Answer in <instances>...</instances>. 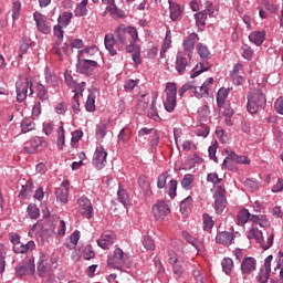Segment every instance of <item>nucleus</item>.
<instances>
[{
	"label": "nucleus",
	"instance_id": "nucleus-31",
	"mask_svg": "<svg viewBox=\"0 0 283 283\" xmlns=\"http://www.w3.org/2000/svg\"><path fill=\"white\" fill-rule=\"evenodd\" d=\"M169 48H171V31L170 30H168L166 32V36H165L164 43L161 45V50H160L161 59H165V54L167 53V50H169Z\"/></svg>",
	"mask_w": 283,
	"mask_h": 283
},
{
	"label": "nucleus",
	"instance_id": "nucleus-20",
	"mask_svg": "<svg viewBox=\"0 0 283 283\" xmlns=\"http://www.w3.org/2000/svg\"><path fill=\"white\" fill-rule=\"evenodd\" d=\"M114 240H116L114 232L106 231L97 240V245L101 249H109V247H112V244H114Z\"/></svg>",
	"mask_w": 283,
	"mask_h": 283
},
{
	"label": "nucleus",
	"instance_id": "nucleus-27",
	"mask_svg": "<svg viewBox=\"0 0 283 283\" xmlns=\"http://www.w3.org/2000/svg\"><path fill=\"white\" fill-rule=\"evenodd\" d=\"M265 36L266 33L264 31H254L250 33L249 41H251V43H254V45H262L264 43Z\"/></svg>",
	"mask_w": 283,
	"mask_h": 283
},
{
	"label": "nucleus",
	"instance_id": "nucleus-1",
	"mask_svg": "<svg viewBox=\"0 0 283 283\" xmlns=\"http://www.w3.org/2000/svg\"><path fill=\"white\" fill-rule=\"evenodd\" d=\"M132 41H138V31L134 27H119L115 31V38L113 34H106L104 38L105 48L111 56H116Z\"/></svg>",
	"mask_w": 283,
	"mask_h": 283
},
{
	"label": "nucleus",
	"instance_id": "nucleus-5",
	"mask_svg": "<svg viewBox=\"0 0 283 283\" xmlns=\"http://www.w3.org/2000/svg\"><path fill=\"white\" fill-rule=\"evenodd\" d=\"M166 101L164 102V107L166 112H174L176 109V95L178 94V87L176 86V83L170 82L166 85Z\"/></svg>",
	"mask_w": 283,
	"mask_h": 283
},
{
	"label": "nucleus",
	"instance_id": "nucleus-21",
	"mask_svg": "<svg viewBox=\"0 0 283 283\" xmlns=\"http://www.w3.org/2000/svg\"><path fill=\"white\" fill-rule=\"evenodd\" d=\"M216 242L223 244V247H231L233 244V233L227 231L220 232L216 237Z\"/></svg>",
	"mask_w": 283,
	"mask_h": 283
},
{
	"label": "nucleus",
	"instance_id": "nucleus-23",
	"mask_svg": "<svg viewBox=\"0 0 283 283\" xmlns=\"http://www.w3.org/2000/svg\"><path fill=\"white\" fill-rule=\"evenodd\" d=\"M224 151L228 154V156L223 160V166L228 167V169H230L231 171H238V168L233 167V163H235L238 154L229 149H226Z\"/></svg>",
	"mask_w": 283,
	"mask_h": 283
},
{
	"label": "nucleus",
	"instance_id": "nucleus-9",
	"mask_svg": "<svg viewBox=\"0 0 283 283\" xmlns=\"http://www.w3.org/2000/svg\"><path fill=\"white\" fill-rule=\"evenodd\" d=\"M34 84L32 82H20L17 83V101L23 103L28 98V90H30L29 96L34 94Z\"/></svg>",
	"mask_w": 283,
	"mask_h": 283
},
{
	"label": "nucleus",
	"instance_id": "nucleus-54",
	"mask_svg": "<svg viewBox=\"0 0 283 283\" xmlns=\"http://www.w3.org/2000/svg\"><path fill=\"white\" fill-rule=\"evenodd\" d=\"M205 96H209V86H207V84H202L199 87V91H198V88H197V91H195L196 98H205Z\"/></svg>",
	"mask_w": 283,
	"mask_h": 283
},
{
	"label": "nucleus",
	"instance_id": "nucleus-17",
	"mask_svg": "<svg viewBox=\"0 0 283 283\" xmlns=\"http://www.w3.org/2000/svg\"><path fill=\"white\" fill-rule=\"evenodd\" d=\"M35 271V265L33 261H25L15 268V275L18 277H23V275H33Z\"/></svg>",
	"mask_w": 283,
	"mask_h": 283
},
{
	"label": "nucleus",
	"instance_id": "nucleus-2",
	"mask_svg": "<svg viewBox=\"0 0 283 283\" xmlns=\"http://www.w3.org/2000/svg\"><path fill=\"white\" fill-rule=\"evenodd\" d=\"M253 222L252 224H259L262 229L271 227V222L264 214H251L247 209L240 210L237 214V224L239 227H244L248 222Z\"/></svg>",
	"mask_w": 283,
	"mask_h": 283
},
{
	"label": "nucleus",
	"instance_id": "nucleus-48",
	"mask_svg": "<svg viewBox=\"0 0 283 283\" xmlns=\"http://www.w3.org/2000/svg\"><path fill=\"white\" fill-rule=\"evenodd\" d=\"M244 187L253 193L260 189V181L255 179H247L244 181Z\"/></svg>",
	"mask_w": 283,
	"mask_h": 283
},
{
	"label": "nucleus",
	"instance_id": "nucleus-3",
	"mask_svg": "<svg viewBox=\"0 0 283 283\" xmlns=\"http://www.w3.org/2000/svg\"><path fill=\"white\" fill-rule=\"evenodd\" d=\"M266 106V95L260 88L251 90L248 94V112L258 114L259 109H264Z\"/></svg>",
	"mask_w": 283,
	"mask_h": 283
},
{
	"label": "nucleus",
	"instance_id": "nucleus-39",
	"mask_svg": "<svg viewBox=\"0 0 283 283\" xmlns=\"http://www.w3.org/2000/svg\"><path fill=\"white\" fill-rule=\"evenodd\" d=\"M34 187V184L32 181H27L24 186H22V189L19 193V198L25 199L28 196L32 193V189Z\"/></svg>",
	"mask_w": 283,
	"mask_h": 283
},
{
	"label": "nucleus",
	"instance_id": "nucleus-35",
	"mask_svg": "<svg viewBox=\"0 0 283 283\" xmlns=\"http://www.w3.org/2000/svg\"><path fill=\"white\" fill-rule=\"evenodd\" d=\"M75 17H87V0H82L74 11Z\"/></svg>",
	"mask_w": 283,
	"mask_h": 283
},
{
	"label": "nucleus",
	"instance_id": "nucleus-28",
	"mask_svg": "<svg viewBox=\"0 0 283 283\" xmlns=\"http://www.w3.org/2000/svg\"><path fill=\"white\" fill-rule=\"evenodd\" d=\"M197 87L196 81L188 82L179 88V96H185L186 92H190L192 96H196Z\"/></svg>",
	"mask_w": 283,
	"mask_h": 283
},
{
	"label": "nucleus",
	"instance_id": "nucleus-60",
	"mask_svg": "<svg viewBox=\"0 0 283 283\" xmlns=\"http://www.w3.org/2000/svg\"><path fill=\"white\" fill-rule=\"evenodd\" d=\"M213 219L211 218V216L205 213L203 214V231H209L211 229H213Z\"/></svg>",
	"mask_w": 283,
	"mask_h": 283
},
{
	"label": "nucleus",
	"instance_id": "nucleus-16",
	"mask_svg": "<svg viewBox=\"0 0 283 283\" xmlns=\"http://www.w3.org/2000/svg\"><path fill=\"white\" fill-rule=\"evenodd\" d=\"M258 269V261L253 256L244 258L241 262L242 275H251Z\"/></svg>",
	"mask_w": 283,
	"mask_h": 283
},
{
	"label": "nucleus",
	"instance_id": "nucleus-6",
	"mask_svg": "<svg viewBox=\"0 0 283 283\" xmlns=\"http://www.w3.org/2000/svg\"><path fill=\"white\" fill-rule=\"evenodd\" d=\"M98 67V62L92 59H78L76 69L80 74H85L86 76H92L94 71Z\"/></svg>",
	"mask_w": 283,
	"mask_h": 283
},
{
	"label": "nucleus",
	"instance_id": "nucleus-56",
	"mask_svg": "<svg viewBox=\"0 0 283 283\" xmlns=\"http://www.w3.org/2000/svg\"><path fill=\"white\" fill-rule=\"evenodd\" d=\"M95 134L96 136H99V138H105V136H107V124L105 123L97 124Z\"/></svg>",
	"mask_w": 283,
	"mask_h": 283
},
{
	"label": "nucleus",
	"instance_id": "nucleus-49",
	"mask_svg": "<svg viewBox=\"0 0 283 283\" xmlns=\"http://www.w3.org/2000/svg\"><path fill=\"white\" fill-rule=\"evenodd\" d=\"M85 85H86L85 82H81V83L75 82L74 86H71V90H73L74 92L73 96H77V97L83 96V92H85Z\"/></svg>",
	"mask_w": 283,
	"mask_h": 283
},
{
	"label": "nucleus",
	"instance_id": "nucleus-8",
	"mask_svg": "<svg viewBox=\"0 0 283 283\" xmlns=\"http://www.w3.org/2000/svg\"><path fill=\"white\" fill-rule=\"evenodd\" d=\"M125 252L120 248H116L113 254L108 255L107 264L111 269H120V266L125 265Z\"/></svg>",
	"mask_w": 283,
	"mask_h": 283
},
{
	"label": "nucleus",
	"instance_id": "nucleus-51",
	"mask_svg": "<svg viewBox=\"0 0 283 283\" xmlns=\"http://www.w3.org/2000/svg\"><path fill=\"white\" fill-rule=\"evenodd\" d=\"M82 256L84 260H94V258H96V253L94 252V249H92V245H86L83 248Z\"/></svg>",
	"mask_w": 283,
	"mask_h": 283
},
{
	"label": "nucleus",
	"instance_id": "nucleus-14",
	"mask_svg": "<svg viewBox=\"0 0 283 283\" xmlns=\"http://www.w3.org/2000/svg\"><path fill=\"white\" fill-rule=\"evenodd\" d=\"M168 264L172 266L174 275H177V277H180L185 273L182 263H180V260H178V254H176V252H168Z\"/></svg>",
	"mask_w": 283,
	"mask_h": 283
},
{
	"label": "nucleus",
	"instance_id": "nucleus-64",
	"mask_svg": "<svg viewBox=\"0 0 283 283\" xmlns=\"http://www.w3.org/2000/svg\"><path fill=\"white\" fill-rule=\"evenodd\" d=\"M274 109L277 114L283 116V96L279 97L274 103Z\"/></svg>",
	"mask_w": 283,
	"mask_h": 283
},
{
	"label": "nucleus",
	"instance_id": "nucleus-63",
	"mask_svg": "<svg viewBox=\"0 0 283 283\" xmlns=\"http://www.w3.org/2000/svg\"><path fill=\"white\" fill-rule=\"evenodd\" d=\"M182 235H184V238L187 240V242H188L189 244H191L192 247H195V249H198L199 242L196 240V238L191 237V234H189V232H187V231H184V232H182Z\"/></svg>",
	"mask_w": 283,
	"mask_h": 283
},
{
	"label": "nucleus",
	"instance_id": "nucleus-42",
	"mask_svg": "<svg viewBox=\"0 0 283 283\" xmlns=\"http://www.w3.org/2000/svg\"><path fill=\"white\" fill-rule=\"evenodd\" d=\"M193 205V198L191 196H188L180 202V212L181 213H187L189 209H191V206Z\"/></svg>",
	"mask_w": 283,
	"mask_h": 283
},
{
	"label": "nucleus",
	"instance_id": "nucleus-38",
	"mask_svg": "<svg viewBox=\"0 0 283 283\" xmlns=\"http://www.w3.org/2000/svg\"><path fill=\"white\" fill-rule=\"evenodd\" d=\"M117 196H118V201L122 205H124L125 207H129V195L120 186H119V189L117 191Z\"/></svg>",
	"mask_w": 283,
	"mask_h": 283
},
{
	"label": "nucleus",
	"instance_id": "nucleus-32",
	"mask_svg": "<svg viewBox=\"0 0 283 283\" xmlns=\"http://www.w3.org/2000/svg\"><path fill=\"white\" fill-rule=\"evenodd\" d=\"M73 17L74 14L72 12H63L57 19L59 25H62V28H67Z\"/></svg>",
	"mask_w": 283,
	"mask_h": 283
},
{
	"label": "nucleus",
	"instance_id": "nucleus-57",
	"mask_svg": "<svg viewBox=\"0 0 283 283\" xmlns=\"http://www.w3.org/2000/svg\"><path fill=\"white\" fill-rule=\"evenodd\" d=\"M137 41L138 40H133L132 42H129L125 45L126 52H128V54H134V53L140 51V46L138 44H136Z\"/></svg>",
	"mask_w": 283,
	"mask_h": 283
},
{
	"label": "nucleus",
	"instance_id": "nucleus-19",
	"mask_svg": "<svg viewBox=\"0 0 283 283\" xmlns=\"http://www.w3.org/2000/svg\"><path fill=\"white\" fill-rule=\"evenodd\" d=\"M33 90L36 91L39 102H41L43 105H48V103H50V95L48 94V90L43 84L35 82L33 84Z\"/></svg>",
	"mask_w": 283,
	"mask_h": 283
},
{
	"label": "nucleus",
	"instance_id": "nucleus-15",
	"mask_svg": "<svg viewBox=\"0 0 283 283\" xmlns=\"http://www.w3.org/2000/svg\"><path fill=\"white\" fill-rule=\"evenodd\" d=\"M33 19L36 23V28L39 32H42V34H50L52 32V28L50 24H48V18L39 12H35L33 14Z\"/></svg>",
	"mask_w": 283,
	"mask_h": 283
},
{
	"label": "nucleus",
	"instance_id": "nucleus-41",
	"mask_svg": "<svg viewBox=\"0 0 283 283\" xmlns=\"http://www.w3.org/2000/svg\"><path fill=\"white\" fill-rule=\"evenodd\" d=\"M69 191L70 190L67 188H65L64 190L61 189V188H57L55 190L56 200H59L63 205H67V193H69Z\"/></svg>",
	"mask_w": 283,
	"mask_h": 283
},
{
	"label": "nucleus",
	"instance_id": "nucleus-43",
	"mask_svg": "<svg viewBox=\"0 0 283 283\" xmlns=\"http://www.w3.org/2000/svg\"><path fill=\"white\" fill-rule=\"evenodd\" d=\"M27 213L31 220H36L41 216L39 208L34 203H30L27 208Z\"/></svg>",
	"mask_w": 283,
	"mask_h": 283
},
{
	"label": "nucleus",
	"instance_id": "nucleus-10",
	"mask_svg": "<svg viewBox=\"0 0 283 283\" xmlns=\"http://www.w3.org/2000/svg\"><path fill=\"white\" fill-rule=\"evenodd\" d=\"M77 205L80 207V213L87 220L94 218V208L92 207V201L87 197H81L77 199Z\"/></svg>",
	"mask_w": 283,
	"mask_h": 283
},
{
	"label": "nucleus",
	"instance_id": "nucleus-45",
	"mask_svg": "<svg viewBox=\"0 0 283 283\" xmlns=\"http://www.w3.org/2000/svg\"><path fill=\"white\" fill-rule=\"evenodd\" d=\"M38 273L40 277H43L48 273V260L42 256L38 262Z\"/></svg>",
	"mask_w": 283,
	"mask_h": 283
},
{
	"label": "nucleus",
	"instance_id": "nucleus-22",
	"mask_svg": "<svg viewBox=\"0 0 283 283\" xmlns=\"http://www.w3.org/2000/svg\"><path fill=\"white\" fill-rule=\"evenodd\" d=\"M94 56H101L96 46L85 48L77 53V59H94Z\"/></svg>",
	"mask_w": 283,
	"mask_h": 283
},
{
	"label": "nucleus",
	"instance_id": "nucleus-52",
	"mask_svg": "<svg viewBox=\"0 0 283 283\" xmlns=\"http://www.w3.org/2000/svg\"><path fill=\"white\" fill-rule=\"evenodd\" d=\"M64 145H65V129L63 128V125H61L57 128V147H59V149H63Z\"/></svg>",
	"mask_w": 283,
	"mask_h": 283
},
{
	"label": "nucleus",
	"instance_id": "nucleus-40",
	"mask_svg": "<svg viewBox=\"0 0 283 283\" xmlns=\"http://www.w3.org/2000/svg\"><path fill=\"white\" fill-rule=\"evenodd\" d=\"M96 95L94 93L88 94L87 101L85 104L86 112H95L96 111Z\"/></svg>",
	"mask_w": 283,
	"mask_h": 283
},
{
	"label": "nucleus",
	"instance_id": "nucleus-11",
	"mask_svg": "<svg viewBox=\"0 0 283 283\" xmlns=\"http://www.w3.org/2000/svg\"><path fill=\"white\" fill-rule=\"evenodd\" d=\"M227 209V197L224 196V189L219 186L214 193V211L220 216Z\"/></svg>",
	"mask_w": 283,
	"mask_h": 283
},
{
	"label": "nucleus",
	"instance_id": "nucleus-4",
	"mask_svg": "<svg viewBox=\"0 0 283 283\" xmlns=\"http://www.w3.org/2000/svg\"><path fill=\"white\" fill-rule=\"evenodd\" d=\"M255 224L256 223H252V228L248 232V239H254L259 244H261L264 251H268V249H271V247H273V240L275 239V234L271 233L268 238L266 243H264V235L262 234V231H260L258 227H255Z\"/></svg>",
	"mask_w": 283,
	"mask_h": 283
},
{
	"label": "nucleus",
	"instance_id": "nucleus-7",
	"mask_svg": "<svg viewBox=\"0 0 283 283\" xmlns=\"http://www.w3.org/2000/svg\"><path fill=\"white\" fill-rule=\"evenodd\" d=\"M175 70L182 75L188 70H191V54L178 53L175 62Z\"/></svg>",
	"mask_w": 283,
	"mask_h": 283
},
{
	"label": "nucleus",
	"instance_id": "nucleus-34",
	"mask_svg": "<svg viewBox=\"0 0 283 283\" xmlns=\"http://www.w3.org/2000/svg\"><path fill=\"white\" fill-rule=\"evenodd\" d=\"M78 240H81V232L78 230H75L70 235V243H65V247L67 249H76V245L78 244Z\"/></svg>",
	"mask_w": 283,
	"mask_h": 283
},
{
	"label": "nucleus",
	"instance_id": "nucleus-61",
	"mask_svg": "<svg viewBox=\"0 0 283 283\" xmlns=\"http://www.w3.org/2000/svg\"><path fill=\"white\" fill-rule=\"evenodd\" d=\"M156 98L157 96L153 98L150 111L148 112V116L153 118V120H156L157 118H159L158 111L156 109Z\"/></svg>",
	"mask_w": 283,
	"mask_h": 283
},
{
	"label": "nucleus",
	"instance_id": "nucleus-58",
	"mask_svg": "<svg viewBox=\"0 0 283 283\" xmlns=\"http://www.w3.org/2000/svg\"><path fill=\"white\" fill-rule=\"evenodd\" d=\"M169 178V172H163L158 176L157 187L158 189H165L167 187V179Z\"/></svg>",
	"mask_w": 283,
	"mask_h": 283
},
{
	"label": "nucleus",
	"instance_id": "nucleus-36",
	"mask_svg": "<svg viewBox=\"0 0 283 283\" xmlns=\"http://www.w3.org/2000/svg\"><path fill=\"white\" fill-rule=\"evenodd\" d=\"M181 187L186 191H189L190 189H192L193 188V175H191V174L185 175L181 180Z\"/></svg>",
	"mask_w": 283,
	"mask_h": 283
},
{
	"label": "nucleus",
	"instance_id": "nucleus-62",
	"mask_svg": "<svg viewBox=\"0 0 283 283\" xmlns=\"http://www.w3.org/2000/svg\"><path fill=\"white\" fill-rule=\"evenodd\" d=\"M21 17V2H13L12 7V19L17 21Z\"/></svg>",
	"mask_w": 283,
	"mask_h": 283
},
{
	"label": "nucleus",
	"instance_id": "nucleus-24",
	"mask_svg": "<svg viewBox=\"0 0 283 283\" xmlns=\"http://www.w3.org/2000/svg\"><path fill=\"white\" fill-rule=\"evenodd\" d=\"M35 247H36V244L34 243V241H29L25 244L21 243V241H20L19 243L13 245V251H14V253H28V251H34Z\"/></svg>",
	"mask_w": 283,
	"mask_h": 283
},
{
	"label": "nucleus",
	"instance_id": "nucleus-33",
	"mask_svg": "<svg viewBox=\"0 0 283 283\" xmlns=\"http://www.w3.org/2000/svg\"><path fill=\"white\" fill-rule=\"evenodd\" d=\"M195 19L198 29L202 32V30H205V27L207 25V13L198 12L195 14Z\"/></svg>",
	"mask_w": 283,
	"mask_h": 283
},
{
	"label": "nucleus",
	"instance_id": "nucleus-37",
	"mask_svg": "<svg viewBox=\"0 0 283 283\" xmlns=\"http://www.w3.org/2000/svg\"><path fill=\"white\" fill-rule=\"evenodd\" d=\"M36 127V124H34L32 122V119H29V118H24L22 122H21V132L23 134H28V132H32V129H35Z\"/></svg>",
	"mask_w": 283,
	"mask_h": 283
},
{
	"label": "nucleus",
	"instance_id": "nucleus-30",
	"mask_svg": "<svg viewBox=\"0 0 283 283\" xmlns=\"http://www.w3.org/2000/svg\"><path fill=\"white\" fill-rule=\"evenodd\" d=\"M229 97V88H220L217 93V105L218 107H224V103H227V98Z\"/></svg>",
	"mask_w": 283,
	"mask_h": 283
},
{
	"label": "nucleus",
	"instance_id": "nucleus-12",
	"mask_svg": "<svg viewBox=\"0 0 283 283\" xmlns=\"http://www.w3.org/2000/svg\"><path fill=\"white\" fill-rule=\"evenodd\" d=\"M93 165L97 169H104L105 165H107V153L103 146H99L95 149L93 156Z\"/></svg>",
	"mask_w": 283,
	"mask_h": 283
},
{
	"label": "nucleus",
	"instance_id": "nucleus-25",
	"mask_svg": "<svg viewBox=\"0 0 283 283\" xmlns=\"http://www.w3.org/2000/svg\"><path fill=\"white\" fill-rule=\"evenodd\" d=\"M169 10H170V19L171 21H178L182 17V10L180 9V4L169 0Z\"/></svg>",
	"mask_w": 283,
	"mask_h": 283
},
{
	"label": "nucleus",
	"instance_id": "nucleus-50",
	"mask_svg": "<svg viewBox=\"0 0 283 283\" xmlns=\"http://www.w3.org/2000/svg\"><path fill=\"white\" fill-rule=\"evenodd\" d=\"M197 52L201 59H209V56H211L209 48L202 43L197 45Z\"/></svg>",
	"mask_w": 283,
	"mask_h": 283
},
{
	"label": "nucleus",
	"instance_id": "nucleus-29",
	"mask_svg": "<svg viewBox=\"0 0 283 283\" xmlns=\"http://www.w3.org/2000/svg\"><path fill=\"white\" fill-rule=\"evenodd\" d=\"M211 66H209L208 62H201L199 65L197 64L190 72V77L196 78V76H200L202 72H207Z\"/></svg>",
	"mask_w": 283,
	"mask_h": 283
},
{
	"label": "nucleus",
	"instance_id": "nucleus-46",
	"mask_svg": "<svg viewBox=\"0 0 283 283\" xmlns=\"http://www.w3.org/2000/svg\"><path fill=\"white\" fill-rule=\"evenodd\" d=\"M54 36H56L55 48H59L61 43H63V27L61 24H56L53 29Z\"/></svg>",
	"mask_w": 283,
	"mask_h": 283
},
{
	"label": "nucleus",
	"instance_id": "nucleus-26",
	"mask_svg": "<svg viewBox=\"0 0 283 283\" xmlns=\"http://www.w3.org/2000/svg\"><path fill=\"white\" fill-rule=\"evenodd\" d=\"M39 147H41V138L35 137L25 144L24 151H27V154H36Z\"/></svg>",
	"mask_w": 283,
	"mask_h": 283
},
{
	"label": "nucleus",
	"instance_id": "nucleus-59",
	"mask_svg": "<svg viewBox=\"0 0 283 283\" xmlns=\"http://www.w3.org/2000/svg\"><path fill=\"white\" fill-rule=\"evenodd\" d=\"M45 81L49 85H52V87H56L61 81L59 80V76L52 75V73L45 74Z\"/></svg>",
	"mask_w": 283,
	"mask_h": 283
},
{
	"label": "nucleus",
	"instance_id": "nucleus-18",
	"mask_svg": "<svg viewBox=\"0 0 283 283\" xmlns=\"http://www.w3.org/2000/svg\"><path fill=\"white\" fill-rule=\"evenodd\" d=\"M200 41V36L197 35L196 32L191 33L184 40V52L187 54H193V50H196V43Z\"/></svg>",
	"mask_w": 283,
	"mask_h": 283
},
{
	"label": "nucleus",
	"instance_id": "nucleus-47",
	"mask_svg": "<svg viewBox=\"0 0 283 283\" xmlns=\"http://www.w3.org/2000/svg\"><path fill=\"white\" fill-rule=\"evenodd\" d=\"M222 270L226 272V275H231L233 270V260L231 258H224L221 262Z\"/></svg>",
	"mask_w": 283,
	"mask_h": 283
},
{
	"label": "nucleus",
	"instance_id": "nucleus-44",
	"mask_svg": "<svg viewBox=\"0 0 283 283\" xmlns=\"http://www.w3.org/2000/svg\"><path fill=\"white\" fill-rule=\"evenodd\" d=\"M176 191H178V180L171 179L168 182V190L167 193L171 200L176 198Z\"/></svg>",
	"mask_w": 283,
	"mask_h": 283
},
{
	"label": "nucleus",
	"instance_id": "nucleus-55",
	"mask_svg": "<svg viewBox=\"0 0 283 283\" xmlns=\"http://www.w3.org/2000/svg\"><path fill=\"white\" fill-rule=\"evenodd\" d=\"M159 143H160V133H158V130H155L150 139V149L153 153L156 151Z\"/></svg>",
	"mask_w": 283,
	"mask_h": 283
},
{
	"label": "nucleus",
	"instance_id": "nucleus-53",
	"mask_svg": "<svg viewBox=\"0 0 283 283\" xmlns=\"http://www.w3.org/2000/svg\"><path fill=\"white\" fill-rule=\"evenodd\" d=\"M142 244L146 251H154L156 249V243L150 237H144Z\"/></svg>",
	"mask_w": 283,
	"mask_h": 283
},
{
	"label": "nucleus",
	"instance_id": "nucleus-13",
	"mask_svg": "<svg viewBox=\"0 0 283 283\" xmlns=\"http://www.w3.org/2000/svg\"><path fill=\"white\" fill-rule=\"evenodd\" d=\"M170 211L169 206L165 201H158L153 206V214L156 220H165Z\"/></svg>",
	"mask_w": 283,
	"mask_h": 283
}]
</instances>
